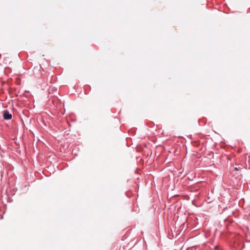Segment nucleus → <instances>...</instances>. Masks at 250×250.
Segmentation results:
<instances>
[{
  "label": "nucleus",
  "instance_id": "obj_1",
  "mask_svg": "<svg viewBox=\"0 0 250 250\" xmlns=\"http://www.w3.org/2000/svg\"><path fill=\"white\" fill-rule=\"evenodd\" d=\"M3 117L5 120H9L12 119V115L7 110H4L3 112Z\"/></svg>",
  "mask_w": 250,
  "mask_h": 250
},
{
  "label": "nucleus",
  "instance_id": "obj_2",
  "mask_svg": "<svg viewBox=\"0 0 250 250\" xmlns=\"http://www.w3.org/2000/svg\"><path fill=\"white\" fill-rule=\"evenodd\" d=\"M240 169H241V168H240V167H235V168H234V169H235V170H239Z\"/></svg>",
  "mask_w": 250,
  "mask_h": 250
}]
</instances>
